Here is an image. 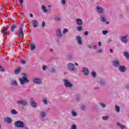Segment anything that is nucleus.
<instances>
[{
    "mask_svg": "<svg viewBox=\"0 0 129 129\" xmlns=\"http://www.w3.org/2000/svg\"><path fill=\"white\" fill-rule=\"evenodd\" d=\"M23 76L19 79V81L20 84L23 85V84H26V83H29L30 82V80L28 79V76L26 73L23 74Z\"/></svg>",
    "mask_w": 129,
    "mask_h": 129,
    "instance_id": "nucleus-1",
    "label": "nucleus"
},
{
    "mask_svg": "<svg viewBox=\"0 0 129 129\" xmlns=\"http://www.w3.org/2000/svg\"><path fill=\"white\" fill-rule=\"evenodd\" d=\"M67 69L68 70H70V71H73V72H75L77 70L75 64L71 62H70L67 64Z\"/></svg>",
    "mask_w": 129,
    "mask_h": 129,
    "instance_id": "nucleus-2",
    "label": "nucleus"
},
{
    "mask_svg": "<svg viewBox=\"0 0 129 129\" xmlns=\"http://www.w3.org/2000/svg\"><path fill=\"white\" fill-rule=\"evenodd\" d=\"M15 127L23 128L25 126V123L21 120H18L14 122Z\"/></svg>",
    "mask_w": 129,
    "mask_h": 129,
    "instance_id": "nucleus-3",
    "label": "nucleus"
},
{
    "mask_svg": "<svg viewBox=\"0 0 129 129\" xmlns=\"http://www.w3.org/2000/svg\"><path fill=\"white\" fill-rule=\"evenodd\" d=\"M62 82L64 83V86L67 88H71L73 87V84L70 83L69 81L67 79H63Z\"/></svg>",
    "mask_w": 129,
    "mask_h": 129,
    "instance_id": "nucleus-4",
    "label": "nucleus"
},
{
    "mask_svg": "<svg viewBox=\"0 0 129 129\" xmlns=\"http://www.w3.org/2000/svg\"><path fill=\"white\" fill-rule=\"evenodd\" d=\"M128 37V35L127 34H126L125 36H121L120 38V41L122 42V43H123L124 44H126V43L128 42V40H127Z\"/></svg>",
    "mask_w": 129,
    "mask_h": 129,
    "instance_id": "nucleus-5",
    "label": "nucleus"
},
{
    "mask_svg": "<svg viewBox=\"0 0 129 129\" xmlns=\"http://www.w3.org/2000/svg\"><path fill=\"white\" fill-rule=\"evenodd\" d=\"M33 83H35V84H42L43 83V82L42 81V80L38 78H35L33 80Z\"/></svg>",
    "mask_w": 129,
    "mask_h": 129,
    "instance_id": "nucleus-6",
    "label": "nucleus"
},
{
    "mask_svg": "<svg viewBox=\"0 0 129 129\" xmlns=\"http://www.w3.org/2000/svg\"><path fill=\"white\" fill-rule=\"evenodd\" d=\"M96 11L98 14H103V8L101 6H97Z\"/></svg>",
    "mask_w": 129,
    "mask_h": 129,
    "instance_id": "nucleus-7",
    "label": "nucleus"
},
{
    "mask_svg": "<svg viewBox=\"0 0 129 129\" xmlns=\"http://www.w3.org/2000/svg\"><path fill=\"white\" fill-rule=\"evenodd\" d=\"M31 23L33 28H37L39 26V22L36 20H32Z\"/></svg>",
    "mask_w": 129,
    "mask_h": 129,
    "instance_id": "nucleus-8",
    "label": "nucleus"
},
{
    "mask_svg": "<svg viewBox=\"0 0 129 129\" xmlns=\"http://www.w3.org/2000/svg\"><path fill=\"white\" fill-rule=\"evenodd\" d=\"M17 103L18 104H22L24 106H26L28 104V102L26 100L18 101Z\"/></svg>",
    "mask_w": 129,
    "mask_h": 129,
    "instance_id": "nucleus-9",
    "label": "nucleus"
},
{
    "mask_svg": "<svg viewBox=\"0 0 129 129\" xmlns=\"http://www.w3.org/2000/svg\"><path fill=\"white\" fill-rule=\"evenodd\" d=\"M100 21H101V22H102L103 23L106 22V17L105 16V15H101L100 16Z\"/></svg>",
    "mask_w": 129,
    "mask_h": 129,
    "instance_id": "nucleus-10",
    "label": "nucleus"
},
{
    "mask_svg": "<svg viewBox=\"0 0 129 129\" xmlns=\"http://www.w3.org/2000/svg\"><path fill=\"white\" fill-rule=\"evenodd\" d=\"M76 23L78 26H82L83 25V22L82 21V19L78 18L76 20Z\"/></svg>",
    "mask_w": 129,
    "mask_h": 129,
    "instance_id": "nucleus-11",
    "label": "nucleus"
},
{
    "mask_svg": "<svg viewBox=\"0 0 129 129\" xmlns=\"http://www.w3.org/2000/svg\"><path fill=\"white\" fill-rule=\"evenodd\" d=\"M82 72L86 76H87L88 75V74H89V70H88V69L87 68H83Z\"/></svg>",
    "mask_w": 129,
    "mask_h": 129,
    "instance_id": "nucleus-12",
    "label": "nucleus"
},
{
    "mask_svg": "<svg viewBox=\"0 0 129 129\" xmlns=\"http://www.w3.org/2000/svg\"><path fill=\"white\" fill-rule=\"evenodd\" d=\"M118 69H119V71H120V72H125V71L126 70L125 67H124L123 66H119L118 68Z\"/></svg>",
    "mask_w": 129,
    "mask_h": 129,
    "instance_id": "nucleus-13",
    "label": "nucleus"
},
{
    "mask_svg": "<svg viewBox=\"0 0 129 129\" xmlns=\"http://www.w3.org/2000/svg\"><path fill=\"white\" fill-rule=\"evenodd\" d=\"M76 39L78 45H82V40H81V37L80 36H77Z\"/></svg>",
    "mask_w": 129,
    "mask_h": 129,
    "instance_id": "nucleus-14",
    "label": "nucleus"
},
{
    "mask_svg": "<svg viewBox=\"0 0 129 129\" xmlns=\"http://www.w3.org/2000/svg\"><path fill=\"white\" fill-rule=\"evenodd\" d=\"M24 32H23V28H20L18 29V32L17 34V36L18 37H20V36H21V35H23Z\"/></svg>",
    "mask_w": 129,
    "mask_h": 129,
    "instance_id": "nucleus-15",
    "label": "nucleus"
},
{
    "mask_svg": "<svg viewBox=\"0 0 129 129\" xmlns=\"http://www.w3.org/2000/svg\"><path fill=\"white\" fill-rule=\"evenodd\" d=\"M113 64L114 67H118V66H119V65H120L119 61H118L116 60L113 61Z\"/></svg>",
    "mask_w": 129,
    "mask_h": 129,
    "instance_id": "nucleus-16",
    "label": "nucleus"
},
{
    "mask_svg": "<svg viewBox=\"0 0 129 129\" xmlns=\"http://www.w3.org/2000/svg\"><path fill=\"white\" fill-rule=\"evenodd\" d=\"M56 36H57V37H60L63 36V35L62 34V33L61 32V30L57 29L56 30Z\"/></svg>",
    "mask_w": 129,
    "mask_h": 129,
    "instance_id": "nucleus-17",
    "label": "nucleus"
},
{
    "mask_svg": "<svg viewBox=\"0 0 129 129\" xmlns=\"http://www.w3.org/2000/svg\"><path fill=\"white\" fill-rule=\"evenodd\" d=\"M98 83L100 85H105L106 83H105V81L103 79H100L98 82Z\"/></svg>",
    "mask_w": 129,
    "mask_h": 129,
    "instance_id": "nucleus-18",
    "label": "nucleus"
},
{
    "mask_svg": "<svg viewBox=\"0 0 129 129\" xmlns=\"http://www.w3.org/2000/svg\"><path fill=\"white\" fill-rule=\"evenodd\" d=\"M35 49H36V45H35V43H30V49L31 50V51L35 50Z\"/></svg>",
    "mask_w": 129,
    "mask_h": 129,
    "instance_id": "nucleus-19",
    "label": "nucleus"
},
{
    "mask_svg": "<svg viewBox=\"0 0 129 129\" xmlns=\"http://www.w3.org/2000/svg\"><path fill=\"white\" fill-rule=\"evenodd\" d=\"M5 121L7 122V123H12L13 120L10 117H7L5 119Z\"/></svg>",
    "mask_w": 129,
    "mask_h": 129,
    "instance_id": "nucleus-20",
    "label": "nucleus"
},
{
    "mask_svg": "<svg viewBox=\"0 0 129 129\" xmlns=\"http://www.w3.org/2000/svg\"><path fill=\"white\" fill-rule=\"evenodd\" d=\"M30 105L32 107L36 108L38 106V104H37V103H36V102H31L30 103Z\"/></svg>",
    "mask_w": 129,
    "mask_h": 129,
    "instance_id": "nucleus-21",
    "label": "nucleus"
},
{
    "mask_svg": "<svg viewBox=\"0 0 129 129\" xmlns=\"http://www.w3.org/2000/svg\"><path fill=\"white\" fill-rule=\"evenodd\" d=\"M11 85L18 86V82L16 81V80H13L11 82Z\"/></svg>",
    "mask_w": 129,
    "mask_h": 129,
    "instance_id": "nucleus-22",
    "label": "nucleus"
},
{
    "mask_svg": "<svg viewBox=\"0 0 129 129\" xmlns=\"http://www.w3.org/2000/svg\"><path fill=\"white\" fill-rule=\"evenodd\" d=\"M123 55L125 57L126 59H127V60H129V54H128V52H127V51H124L123 52Z\"/></svg>",
    "mask_w": 129,
    "mask_h": 129,
    "instance_id": "nucleus-23",
    "label": "nucleus"
},
{
    "mask_svg": "<svg viewBox=\"0 0 129 129\" xmlns=\"http://www.w3.org/2000/svg\"><path fill=\"white\" fill-rule=\"evenodd\" d=\"M21 72V68H18L15 71L14 73L16 75H18Z\"/></svg>",
    "mask_w": 129,
    "mask_h": 129,
    "instance_id": "nucleus-24",
    "label": "nucleus"
},
{
    "mask_svg": "<svg viewBox=\"0 0 129 129\" xmlns=\"http://www.w3.org/2000/svg\"><path fill=\"white\" fill-rule=\"evenodd\" d=\"M67 60H73V54H69L67 56Z\"/></svg>",
    "mask_w": 129,
    "mask_h": 129,
    "instance_id": "nucleus-25",
    "label": "nucleus"
},
{
    "mask_svg": "<svg viewBox=\"0 0 129 129\" xmlns=\"http://www.w3.org/2000/svg\"><path fill=\"white\" fill-rule=\"evenodd\" d=\"M15 29H17V26L13 24L11 26V31L13 33L15 32Z\"/></svg>",
    "mask_w": 129,
    "mask_h": 129,
    "instance_id": "nucleus-26",
    "label": "nucleus"
},
{
    "mask_svg": "<svg viewBox=\"0 0 129 129\" xmlns=\"http://www.w3.org/2000/svg\"><path fill=\"white\" fill-rule=\"evenodd\" d=\"M115 109L116 110V112H119V111H120V108L119 107V106H117V105H115Z\"/></svg>",
    "mask_w": 129,
    "mask_h": 129,
    "instance_id": "nucleus-27",
    "label": "nucleus"
},
{
    "mask_svg": "<svg viewBox=\"0 0 129 129\" xmlns=\"http://www.w3.org/2000/svg\"><path fill=\"white\" fill-rule=\"evenodd\" d=\"M41 9L43 12V13H47V11L46 9V7L44 6V5H42Z\"/></svg>",
    "mask_w": 129,
    "mask_h": 129,
    "instance_id": "nucleus-28",
    "label": "nucleus"
},
{
    "mask_svg": "<svg viewBox=\"0 0 129 129\" xmlns=\"http://www.w3.org/2000/svg\"><path fill=\"white\" fill-rule=\"evenodd\" d=\"M99 104L102 107V108H105V107H106V105L103 103H99Z\"/></svg>",
    "mask_w": 129,
    "mask_h": 129,
    "instance_id": "nucleus-29",
    "label": "nucleus"
},
{
    "mask_svg": "<svg viewBox=\"0 0 129 129\" xmlns=\"http://www.w3.org/2000/svg\"><path fill=\"white\" fill-rule=\"evenodd\" d=\"M40 116L43 118H45L46 117V113H45V112H41L40 113Z\"/></svg>",
    "mask_w": 129,
    "mask_h": 129,
    "instance_id": "nucleus-30",
    "label": "nucleus"
},
{
    "mask_svg": "<svg viewBox=\"0 0 129 129\" xmlns=\"http://www.w3.org/2000/svg\"><path fill=\"white\" fill-rule=\"evenodd\" d=\"M11 113H12V114H18V113H19V112H18V111H17L15 109H12L11 110Z\"/></svg>",
    "mask_w": 129,
    "mask_h": 129,
    "instance_id": "nucleus-31",
    "label": "nucleus"
},
{
    "mask_svg": "<svg viewBox=\"0 0 129 129\" xmlns=\"http://www.w3.org/2000/svg\"><path fill=\"white\" fill-rule=\"evenodd\" d=\"M83 28L82 26H81V25H80V26L77 27V31H78V32H81V31H82L83 30Z\"/></svg>",
    "mask_w": 129,
    "mask_h": 129,
    "instance_id": "nucleus-32",
    "label": "nucleus"
},
{
    "mask_svg": "<svg viewBox=\"0 0 129 129\" xmlns=\"http://www.w3.org/2000/svg\"><path fill=\"white\" fill-rule=\"evenodd\" d=\"M117 125L118 126H120L121 127V128H122V129H125V126H124V125H121L119 123H117Z\"/></svg>",
    "mask_w": 129,
    "mask_h": 129,
    "instance_id": "nucleus-33",
    "label": "nucleus"
},
{
    "mask_svg": "<svg viewBox=\"0 0 129 129\" xmlns=\"http://www.w3.org/2000/svg\"><path fill=\"white\" fill-rule=\"evenodd\" d=\"M71 113H72V116H77V113H76L75 112V111H74V110H72Z\"/></svg>",
    "mask_w": 129,
    "mask_h": 129,
    "instance_id": "nucleus-34",
    "label": "nucleus"
},
{
    "mask_svg": "<svg viewBox=\"0 0 129 129\" xmlns=\"http://www.w3.org/2000/svg\"><path fill=\"white\" fill-rule=\"evenodd\" d=\"M91 75L94 78L96 77V73L94 71L91 72Z\"/></svg>",
    "mask_w": 129,
    "mask_h": 129,
    "instance_id": "nucleus-35",
    "label": "nucleus"
},
{
    "mask_svg": "<svg viewBox=\"0 0 129 129\" xmlns=\"http://www.w3.org/2000/svg\"><path fill=\"white\" fill-rule=\"evenodd\" d=\"M3 35H8V31L7 28L3 29Z\"/></svg>",
    "mask_w": 129,
    "mask_h": 129,
    "instance_id": "nucleus-36",
    "label": "nucleus"
},
{
    "mask_svg": "<svg viewBox=\"0 0 129 129\" xmlns=\"http://www.w3.org/2000/svg\"><path fill=\"white\" fill-rule=\"evenodd\" d=\"M50 72H51V73H55L56 74V70H55L54 68H52Z\"/></svg>",
    "mask_w": 129,
    "mask_h": 129,
    "instance_id": "nucleus-37",
    "label": "nucleus"
},
{
    "mask_svg": "<svg viewBox=\"0 0 129 129\" xmlns=\"http://www.w3.org/2000/svg\"><path fill=\"white\" fill-rule=\"evenodd\" d=\"M54 19L55 21H58V22H60V21H61V18L59 17H55Z\"/></svg>",
    "mask_w": 129,
    "mask_h": 129,
    "instance_id": "nucleus-38",
    "label": "nucleus"
},
{
    "mask_svg": "<svg viewBox=\"0 0 129 129\" xmlns=\"http://www.w3.org/2000/svg\"><path fill=\"white\" fill-rule=\"evenodd\" d=\"M47 99H43L42 101V102L43 103V104H45V105L48 104V102H47Z\"/></svg>",
    "mask_w": 129,
    "mask_h": 129,
    "instance_id": "nucleus-39",
    "label": "nucleus"
},
{
    "mask_svg": "<svg viewBox=\"0 0 129 129\" xmlns=\"http://www.w3.org/2000/svg\"><path fill=\"white\" fill-rule=\"evenodd\" d=\"M71 129H77V126L75 124H73L71 127Z\"/></svg>",
    "mask_w": 129,
    "mask_h": 129,
    "instance_id": "nucleus-40",
    "label": "nucleus"
},
{
    "mask_svg": "<svg viewBox=\"0 0 129 129\" xmlns=\"http://www.w3.org/2000/svg\"><path fill=\"white\" fill-rule=\"evenodd\" d=\"M108 116H104L102 117V119H103V120H107V119H108Z\"/></svg>",
    "mask_w": 129,
    "mask_h": 129,
    "instance_id": "nucleus-41",
    "label": "nucleus"
},
{
    "mask_svg": "<svg viewBox=\"0 0 129 129\" xmlns=\"http://www.w3.org/2000/svg\"><path fill=\"white\" fill-rule=\"evenodd\" d=\"M108 33V31L107 30H103L102 31V34L103 35H106Z\"/></svg>",
    "mask_w": 129,
    "mask_h": 129,
    "instance_id": "nucleus-42",
    "label": "nucleus"
},
{
    "mask_svg": "<svg viewBox=\"0 0 129 129\" xmlns=\"http://www.w3.org/2000/svg\"><path fill=\"white\" fill-rule=\"evenodd\" d=\"M20 62L21 64H22V65H25V64H26V61H25V60H24L23 59H21L20 60Z\"/></svg>",
    "mask_w": 129,
    "mask_h": 129,
    "instance_id": "nucleus-43",
    "label": "nucleus"
},
{
    "mask_svg": "<svg viewBox=\"0 0 129 129\" xmlns=\"http://www.w3.org/2000/svg\"><path fill=\"white\" fill-rule=\"evenodd\" d=\"M61 4L63 5L66 4V0H61Z\"/></svg>",
    "mask_w": 129,
    "mask_h": 129,
    "instance_id": "nucleus-44",
    "label": "nucleus"
},
{
    "mask_svg": "<svg viewBox=\"0 0 129 129\" xmlns=\"http://www.w3.org/2000/svg\"><path fill=\"white\" fill-rule=\"evenodd\" d=\"M68 29H66V28H64V29H63V31H62V33H63V34H65V33H68Z\"/></svg>",
    "mask_w": 129,
    "mask_h": 129,
    "instance_id": "nucleus-45",
    "label": "nucleus"
},
{
    "mask_svg": "<svg viewBox=\"0 0 129 129\" xmlns=\"http://www.w3.org/2000/svg\"><path fill=\"white\" fill-rule=\"evenodd\" d=\"M0 71L1 72H4V71H5L4 68H3V67H2V66H1V65H0Z\"/></svg>",
    "mask_w": 129,
    "mask_h": 129,
    "instance_id": "nucleus-46",
    "label": "nucleus"
},
{
    "mask_svg": "<svg viewBox=\"0 0 129 129\" xmlns=\"http://www.w3.org/2000/svg\"><path fill=\"white\" fill-rule=\"evenodd\" d=\"M32 102H35V100H34V98H30V103H32Z\"/></svg>",
    "mask_w": 129,
    "mask_h": 129,
    "instance_id": "nucleus-47",
    "label": "nucleus"
},
{
    "mask_svg": "<svg viewBox=\"0 0 129 129\" xmlns=\"http://www.w3.org/2000/svg\"><path fill=\"white\" fill-rule=\"evenodd\" d=\"M81 109H82V110H85V106L82 105L81 106Z\"/></svg>",
    "mask_w": 129,
    "mask_h": 129,
    "instance_id": "nucleus-48",
    "label": "nucleus"
},
{
    "mask_svg": "<svg viewBox=\"0 0 129 129\" xmlns=\"http://www.w3.org/2000/svg\"><path fill=\"white\" fill-rule=\"evenodd\" d=\"M46 69H47V66H43L42 67V70L45 71H46Z\"/></svg>",
    "mask_w": 129,
    "mask_h": 129,
    "instance_id": "nucleus-49",
    "label": "nucleus"
},
{
    "mask_svg": "<svg viewBox=\"0 0 129 129\" xmlns=\"http://www.w3.org/2000/svg\"><path fill=\"white\" fill-rule=\"evenodd\" d=\"M97 53H98V54H101V53H102V49H100L99 50H97Z\"/></svg>",
    "mask_w": 129,
    "mask_h": 129,
    "instance_id": "nucleus-50",
    "label": "nucleus"
},
{
    "mask_svg": "<svg viewBox=\"0 0 129 129\" xmlns=\"http://www.w3.org/2000/svg\"><path fill=\"white\" fill-rule=\"evenodd\" d=\"M41 26L42 27H45V26H46V23H45V21H42Z\"/></svg>",
    "mask_w": 129,
    "mask_h": 129,
    "instance_id": "nucleus-51",
    "label": "nucleus"
},
{
    "mask_svg": "<svg viewBox=\"0 0 129 129\" xmlns=\"http://www.w3.org/2000/svg\"><path fill=\"white\" fill-rule=\"evenodd\" d=\"M84 35H85V36H88V31H85Z\"/></svg>",
    "mask_w": 129,
    "mask_h": 129,
    "instance_id": "nucleus-52",
    "label": "nucleus"
},
{
    "mask_svg": "<svg viewBox=\"0 0 129 129\" xmlns=\"http://www.w3.org/2000/svg\"><path fill=\"white\" fill-rule=\"evenodd\" d=\"M80 99H81V98H80V97H78L76 98V100H77V101H79Z\"/></svg>",
    "mask_w": 129,
    "mask_h": 129,
    "instance_id": "nucleus-53",
    "label": "nucleus"
},
{
    "mask_svg": "<svg viewBox=\"0 0 129 129\" xmlns=\"http://www.w3.org/2000/svg\"><path fill=\"white\" fill-rule=\"evenodd\" d=\"M19 3L21 5H22L23 3H24V0H19Z\"/></svg>",
    "mask_w": 129,
    "mask_h": 129,
    "instance_id": "nucleus-54",
    "label": "nucleus"
},
{
    "mask_svg": "<svg viewBox=\"0 0 129 129\" xmlns=\"http://www.w3.org/2000/svg\"><path fill=\"white\" fill-rule=\"evenodd\" d=\"M98 45L99 47H101V46H102L101 42H99L98 43Z\"/></svg>",
    "mask_w": 129,
    "mask_h": 129,
    "instance_id": "nucleus-55",
    "label": "nucleus"
},
{
    "mask_svg": "<svg viewBox=\"0 0 129 129\" xmlns=\"http://www.w3.org/2000/svg\"><path fill=\"white\" fill-rule=\"evenodd\" d=\"M88 48L89 49H92V46L90 45H88Z\"/></svg>",
    "mask_w": 129,
    "mask_h": 129,
    "instance_id": "nucleus-56",
    "label": "nucleus"
},
{
    "mask_svg": "<svg viewBox=\"0 0 129 129\" xmlns=\"http://www.w3.org/2000/svg\"><path fill=\"white\" fill-rule=\"evenodd\" d=\"M93 49H94L95 50H96V48H97V46L96 45H94L93 47Z\"/></svg>",
    "mask_w": 129,
    "mask_h": 129,
    "instance_id": "nucleus-57",
    "label": "nucleus"
},
{
    "mask_svg": "<svg viewBox=\"0 0 129 129\" xmlns=\"http://www.w3.org/2000/svg\"><path fill=\"white\" fill-rule=\"evenodd\" d=\"M29 15L31 18H33V14L32 13H30Z\"/></svg>",
    "mask_w": 129,
    "mask_h": 129,
    "instance_id": "nucleus-58",
    "label": "nucleus"
},
{
    "mask_svg": "<svg viewBox=\"0 0 129 129\" xmlns=\"http://www.w3.org/2000/svg\"><path fill=\"white\" fill-rule=\"evenodd\" d=\"M95 90H99V87H95L94 88Z\"/></svg>",
    "mask_w": 129,
    "mask_h": 129,
    "instance_id": "nucleus-59",
    "label": "nucleus"
},
{
    "mask_svg": "<svg viewBox=\"0 0 129 129\" xmlns=\"http://www.w3.org/2000/svg\"><path fill=\"white\" fill-rule=\"evenodd\" d=\"M110 53H113V50L110 49Z\"/></svg>",
    "mask_w": 129,
    "mask_h": 129,
    "instance_id": "nucleus-60",
    "label": "nucleus"
},
{
    "mask_svg": "<svg viewBox=\"0 0 129 129\" xmlns=\"http://www.w3.org/2000/svg\"><path fill=\"white\" fill-rule=\"evenodd\" d=\"M126 89H129V85H127V86H126Z\"/></svg>",
    "mask_w": 129,
    "mask_h": 129,
    "instance_id": "nucleus-61",
    "label": "nucleus"
},
{
    "mask_svg": "<svg viewBox=\"0 0 129 129\" xmlns=\"http://www.w3.org/2000/svg\"><path fill=\"white\" fill-rule=\"evenodd\" d=\"M46 111H50V108H48L47 110H46Z\"/></svg>",
    "mask_w": 129,
    "mask_h": 129,
    "instance_id": "nucleus-62",
    "label": "nucleus"
},
{
    "mask_svg": "<svg viewBox=\"0 0 129 129\" xmlns=\"http://www.w3.org/2000/svg\"><path fill=\"white\" fill-rule=\"evenodd\" d=\"M75 65H76V66H79L78 63H77V62L75 63Z\"/></svg>",
    "mask_w": 129,
    "mask_h": 129,
    "instance_id": "nucleus-63",
    "label": "nucleus"
},
{
    "mask_svg": "<svg viewBox=\"0 0 129 129\" xmlns=\"http://www.w3.org/2000/svg\"><path fill=\"white\" fill-rule=\"evenodd\" d=\"M106 24H107V25H108V24H109V22L107 21V22H106Z\"/></svg>",
    "mask_w": 129,
    "mask_h": 129,
    "instance_id": "nucleus-64",
    "label": "nucleus"
}]
</instances>
